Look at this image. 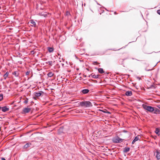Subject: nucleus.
Segmentation results:
<instances>
[{"label":"nucleus","mask_w":160,"mask_h":160,"mask_svg":"<svg viewBox=\"0 0 160 160\" xmlns=\"http://www.w3.org/2000/svg\"><path fill=\"white\" fill-rule=\"evenodd\" d=\"M79 105L81 107L89 108L92 106V104L89 101H82L79 102Z\"/></svg>","instance_id":"f257e3e1"},{"label":"nucleus","mask_w":160,"mask_h":160,"mask_svg":"<svg viewBox=\"0 0 160 160\" xmlns=\"http://www.w3.org/2000/svg\"><path fill=\"white\" fill-rule=\"evenodd\" d=\"M142 107L144 109L147 110L149 112H152L154 111V109L153 107L151 106L143 104Z\"/></svg>","instance_id":"f03ea898"},{"label":"nucleus","mask_w":160,"mask_h":160,"mask_svg":"<svg viewBox=\"0 0 160 160\" xmlns=\"http://www.w3.org/2000/svg\"><path fill=\"white\" fill-rule=\"evenodd\" d=\"M123 139L120 138L118 137H115L112 139V141L115 143H119L122 142Z\"/></svg>","instance_id":"7ed1b4c3"},{"label":"nucleus","mask_w":160,"mask_h":160,"mask_svg":"<svg viewBox=\"0 0 160 160\" xmlns=\"http://www.w3.org/2000/svg\"><path fill=\"white\" fill-rule=\"evenodd\" d=\"M154 155H156V157L157 160L160 159V151L158 150H156L155 152L154 153Z\"/></svg>","instance_id":"20e7f679"},{"label":"nucleus","mask_w":160,"mask_h":160,"mask_svg":"<svg viewBox=\"0 0 160 160\" xmlns=\"http://www.w3.org/2000/svg\"><path fill=\"white\" fill-rule=\"evenodd\" d=\"M33 147V145H32V143L30 142L27 143L25 145H24L23 147V148L24 149H26L28 148L29 147Z\"/></svg>","instance_id":"39448f33"},{"label":"nucleus","mask_w":160,"mask_h":160,"mask_svg":"<svg viewBox=\"0 0 160 160\" xmlns=\"http://www.w3.org/2000/svg\"><path fill=\"white\" fill-rule=\"evenodd\" d=\"M44 93L42 91H40V92H36L34 93V95L35 96L37 97H38L40 96L42 94Z\"/></svg>","instance_id":"423d86ee"},{"label":"nucleus","mask_w":160,"mask_h":160,"mask_svg":"<svg viewBox=\"0 0 160 160\" xmlns=\"http://www.w3.org/2000/svg\"><path fill=\"white\" fill-rule=\"evenodd\" d=\"M9 108L7 106L2 107V110L3 112H5L9 110Z\"/></svg>","instance_id":"0eeeda50"},{"label":"nucleus","mask_w":160,"mask_h":160,"mask_svg":"<svg viewBox=\"0 0 160 160\" xmlns=\"http://www.w3.org/2000/svg\"><path fill=\"white\" fill-rule=\"evenodd\" d=\"M31 108H26L23 109V112L25 113L29 112L31 111Z\"/></svg>","instance_id":"6e6552de"},{"label":"nucleus","mask_w":160,"mask_h":160,"mask_svg":"<svg viewBox=\"0 0 160 160\" xmlns=\"http://www.w3.org/2000/svg\"><path fill=\"white\" fill-rule=\"evenodd\" d=\"M89 77H92V78H98L99 77L98 75H95L93 74H91L89 76Z\"/></svg>","instance_id":"1a4fd4ad"},{"label":"nucleus","mask_w":160,"mask_h":160,"mask_svg":"<svg viewBox=\"0 0 160 160\" xmlns=\"http://www.w3.org/2000/svg\"><path fill=\"white\" fill-rule=\"evenodd\" d=\"M89 91V90L88 89H84L81 91V92L83 94H85L88 93Z\"/></svg>","instance_id":"9d476101"},{"label":"nucleus","mask_w":160,"mask_h":160,"mask_svg":"<svg viewBox=\"0 0 160 160\" xmlns=\"http://www.w3.org/2000/svg\"><path fill=\"white\" fill-rule=\"evenodd\" d=\"M125 95L127 96H131L132 95V92L131 91H127L126 92Z\"/></svg>","instance_id":"9b49d317"},{"label":"nucleus","mask_w":160,"mask_h":160,"mask_svg":"<svg viewBox=\"0 0 160 160\" xmlns=\"http://www.w3.org/2000/svg\"><path fill=\"white\" fill-rule=\"evenodd\" d=\"M30 22L31 23H32V25H31V26L32 27H36V22L33 20H31L30 21Z\"/></svg>","instance_id":"f8f14e48"},{"label":"nucleus","mask_w":160,"mask_h":160,"mask_svg":"<svg viewBox=\"0 0 160 160\" xmlns=\"http://www.w3.org/2000/svg\"><path fill=\"white\" fill-rule=\"evenodd\" d=\"M12 74L14 75L16 77H18L19 75V73L17 71H15L12 72Z\"/></svg>","instance_id":"ddd939ff"},{"label":"nucleus","mask_w":160,"mask_h":160,"mask_svg":"<svg viewBox=\"0 0 160 160\" xmlns=\"http://www.w3.org/2000/svg\"><path fill=\"white\" fill-rule=\"evenodd\" d=\"M155 132L158 135H159L160 134V131L158 128L156 129Z\"/></svg>","instance_id":"4468645a"},{"label":"nucleus","mask_w":160,"mask_h":160,"mask_svg":"<svg viewBox=\"0 0 160 160\" xmlns=\"http://www.w3.org/2000/svg\"><path fill=\"white\" fill-rule=\"evenodd\" d=\"M98 71L99 73H104V71L102 68H99L98 69Z\"/></svg>","instance_id":"2eb2a0df"},{"label":"nucleus","mask_w":160,"mask_h":160,"mask_svg":"<svg viewBox=\"0 0 160 160\" xmlns=\"http://www.w3.org/2000/svg\"><path fill=\"white\" fill-rule=\"evenodd\" d=\"M8 75H9V72H6V73H5V74L3 76V77L5 79H6V78L8 77Z\"/></svg>","instance_id":"dca6fc26"},{"label":"nucleus","mask_w":160,"mask_h":160,"mask_svg":"<svg viewBox=\"0 0 160 160\" xmlns=\"http://www.w3.org/2000/svg\"><path fill=\"white\" fill-rule=\"evenodd\" d=\"M53 48H52L48 47V50L50 52H52L53 51Z\"/></svg>","instance_id":"f3484780"},{"label":"nucleus","mask_w":160,"mask_h":160,"mask_svg":"<svg viewBox=\"0 0 160 160\" xmlns=\"http://www.w3.org/2000/svg\"><path fill=\"white\" fill-rule=\"evenodd\" d=\"M53 73L52 72H50L48 73L47 75L48 77H51L53 75Z\"/></svg>","instance_id":"a211bd4d"},{"label":"nucleus","mask_w":160,"mask_h":160,"mask_svg":"<svg viewBox=\"0 0 160 160\" xmlns=\"http://www.w3.org/2000/svg\"><path fill=\"white\" fill-rule=\"evenodd\" d=\"M54 62V61L53 62H52V61H48V62H46V64H48V63L49 65L51 66H52V63H53Z\"/></svg>","instance_id":"6ab92c4d"},{"label":"nucleus","mask_w":160,"mask_h":160,"mask_svg":"<svg viewBox=\"0 0 160 160\" xmlns=\"http://www.w3.org/2000/svg\"><path fill=\"white\" fill-rule=\"evenodd\" d=\"M130 150V148H124V152H128Z\"/></svg>","instance_id":"aec40b11"},{"label":"nucleus","mask_w":160,"mask_h":160,"mask_svg":"<svg viewBox=\"0 0 160 160\" xmlns=\"http://www.w3.org/2000/svg\"><path fill=\"white\" fill-rule=\"evenodd\" d=\"M101 111L102 112L104 113H109V114L110 113L109 112H108V111L107 110H101Z\"/></svg>","instance_id":"412c9836"},{"label":"nucleus","mask_w":160,"mask_h":160,"mask_svg":"<svg viewBox=\"0 0 160 160\" xmlns=\"http://www.w3.org/2000/svg\"><path fill=\"white\" fill-rule=\"evenodd\" d=\"M3 98V95L2 94H0V101H2Z\"/></svg>","instance_id":"4be33fe9"},{"label":"nucleus","mask_w":160,"mask_h":160,"mask_svg":"<svg viewBox=\"0 0 160 160\" xmlns=\"http://www.w3.org/2000/svg\"><path fill=\"white\" fill-rule=\"evenodd\" d=\"M139 139V138L138 136H136L134 139V140L135 141H137Z\"/></svg>","instance_id":"5701e85b"},{"label":"nucleus","mask_w":160,"mask_h":160,"mask_svg":"<svg viewBox=\"0 0 160 160\" xmlns=\"http://www.w3.org/2000/svg\"><path fill=\"white\" fill-rule=\"evenodd\" d=\"M30 71H27L26 72V75H28L29 74V73H30Z\"/></svg>","instance_id":"b1692460"},{"label":"nucleus","mask_w":160,"mask_h":160,"mask_svg":"<svg viewBox=\"0 0 160 160\" xmlns=\"http://www.w3.org/2000/svg\"><path fill=\"white\" fill-rule=\"evenodd\" d=\"M154 110H155V112H154V113H156V112H158L159 111V110L158 109H156Z\"/></svg>","instance_id":"393cba45"},{"label":"nucleus","mask_w":160,"mask_h":160,"mask_svg":"<svg viewBox=\"0 0 160 160\" xmlns=\"http://www.w3.org/2000/svg\"><path fill=\"white\" fill-rule=\"evenodd\" d=\"M157 12L158 14L160 15V9L158 10Z\"/></svg>","instance_id":"a878e982"},{"label":"nucleus","mask_w":160,"mask_h":160,"mask_svg":"<svg viewBox=\"0 0 160 160\" xmlns=\"http://www.w3.org/2000/svg\"><path fill=\"white\" fill-rule=\"evenodd\" d=\"M135 142H136L133 140L132 142V144H133L135 143Z\"/></svg>","instance_id":"bb28decb"},{"label":"nucleus","mask_w":160,"mask_h":160,"mask_svg":"<svg viewBox=\"0 0 160 160\" xmlns=\"http://www.w3.org/2000/svg\"><path fill=\"white\" fill-rule=\"evenodd\" d=\"M24 102L25 103H27L28 102V101L27 100H25Z\"/></svg>","instance_id":"cd10ccee"},{"label":"nucleus","mask_w":160,"mask_h":160,"mask_svg":"<svg viewBox=\"0 0 160 160\" xmlns=\"http://www.w3.org/2000/svg\"><path fill=\"white\" fill-rule=\"evenodd\" d=\"M1 159V160H6V159L3 158H2Z\"/></svg>","instance_id":"c85d7f7f"},{"label":"nucleus","mask_w":160,"mask_h":160,"mask_svg":"<svg viewBox=\"0 0 160 160\" xmlns=\"http://www.w3.org/2000/svg\"><path fill=\"white\" fill-rule=\"evenodd\" d=\"M158 108L160 109V105H158Z\"/></svg>","instance_id":"c756f323"},{"label":"nucleus","mask_w":160,"mask_h":160,"mask_svg":"<svg viewBox=\"0 0 160 160\" xmlns=\"http://www.w3.org/2000/svg\"><path fill=\"white\" fill-rule=\"evenodd\" d=\"M114 13L115 14H117V13H116V12H114Z\"/></svg>","instance_id":"7c9ffc66"},{"label":"nucleus","mask_w":160,"mask_h":160,"mask_svg":"<svg viewBox=\"0 0 160 160\" xmlns=\"http://www.w3.org/2000/svg\"><path fill=\"white\" fill-rule=\"evenodd\" d=\"M150 70H151L150 69H148V70H147V71H150Z\"/></svg>","instance_id":"2f4dec72"},{"label":"nucleus","mask_w":160,"mask_h":160,"mask_svg":"<svg viewBox=\"0 0 160 160\" xmlns=\"http://www.w3.org/2000/svg\"><path fill=\"white\" fill-rule=\"evenodd\" d=\"M2 107H0V110L2 109Z\"/></svg>","instance_id":"473e14b6"},{"label":"nucleus","mask_w":160,"mask_h":160,"mask_svg":"<svg viewBox=\"0 0 160 160\" xmlns=\"http://www.w3.org/2000/svg\"><path fill=\"white\" fill-rule=\"evenodd\" d=\"M124 132H127V131H124Z\"/></svg>","instance_id":"72a5a7b5"},{"label":"nucleus","mask_w":160,"mask_h":160,"mask_svg":"<svg viewBox=\"0 0 160 160\" xmlns=\"http://www.w3.org/2000/svg\"><path fill=\"white\" fill-rule=\"evenodd\" d=\"M33 52V51H32L31 52Z\"/></svg>","instance_id":"f704fd0d"},{"label":"nucleus","mask_w":160,"mask_h":160,"mask_svg":"<svg viewBox=\"0 0 160 160\" xmlns=\"http://www.w3.org/2000/svg\"><path fill=\"white\" fill-rule=\"evenodd\" d=\"M106 9V10H107V11H108V10H107L106 9Z\"/></svg>","instance_id":"c9c22d12"},{"label":"nucleus","mask_w":160,"mask_h":160,"mask_svg":"<svg viewBox=\"0 0 160 160\" xmlns=\"http://www.w3.org/2000/svg\"><path fill=\"white\" fill-rule=\"evenodd\" d=\"M1 8V7H0V9Z\"/></svg>","instance_id":"e433bc0d"}]
</instances>
